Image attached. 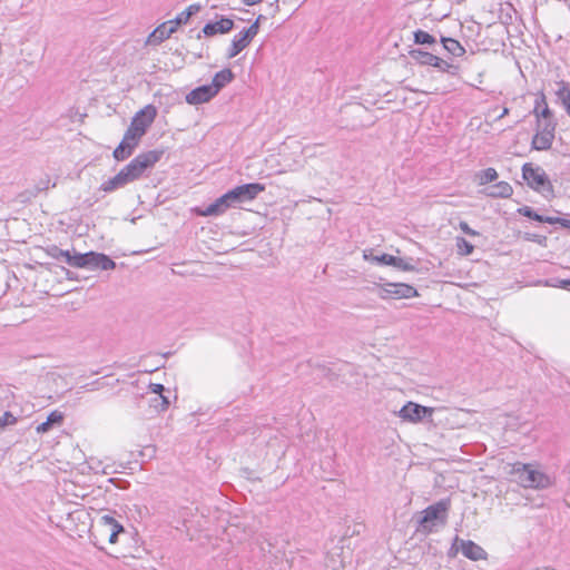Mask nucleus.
Segmentation results:
<instances>
[{"label":"nucleus","instance_id":"1","mask_svg":"<svg viewBox=\"0 0 570 570\" xmlns=\"http://www.w3.org/2000/svg\"><path fill=\"white\" fill-rule=\"evenodd\" d=\"M510 474L513 481L525 489L542 490L552 485V479L535 469L532 464L517 462L512 464Z\"/></svg>","mask_w":570,"mask_h":570},{"label":"nucleus","instance_id":"2","mask_svg":"<svg viewBox=\"0 0 570 570\" xmlns=\"http://www.w3.org/2000/svg\"><path fill=\"white\" fill-rule=\"evenodd\" d=\"M164 155L163 150H148L137 155L120 171L128 184L142 177L146 170L151 169Z\"/></svg>","mask_w":570,"mask_h":570},{"label":"nucleus","instance_id":"3","mask_svg":"<svg viewBox=\"0 0 570 570\" xmlns=\"http://www.w3.org/2000/svg\"><path fill=\"white\" fill-rule=\"evenodd\" d=\"M449 509V500H440L429 505L421 512L422 517L419 520V531L431 533L439 523L445 524Z\"/></svg>","mask_w":570,"mask_h":570},{"label":"nucleus","instance_id":"4","mask_svg":"<svg viewBox=\"0 0 570 570\" xmlns=\"http://www.w3.org/2000/svg\"><path fill=\"white\" fill-rule=\"evenodd\" d=\"M522 176L531 188L540 191L544 196L552 194V185L542 168L533 167L532 164L529 163L524 164L522 167Z\"/></svg>","mask_w":570,"mask_h":570},{"label":"nucleus","instance_id":"5","mask_svg":"<svg viewBox=\"0 0 570 570\" xmlns=\"http://www.w3.org/2000/svg\"><path fill=\"white\" fill-rule=\"evenodd\" d=\"M265 190V185L259 183H250L228 190L226 193L232 207H235L242 203L254 200L261 193Z\"/></svg>","mask_w":570,"mask_h":570},{"label":"nucleus","instance_id":"6","mask_svg":"<svg viewBox=\"0 0 570 570\" xmlns=\"http://www.w3.org/2000/svg\"><path fill=\"white\" fill-rule=\"evenodd\" d=\"M379 297L382 299H402L419 296L416 288L404 283H386L379 287Z\"/></svg>","mask_w":570,"mask_h":570},{"label":"nucleus","instance_id":"7","mask_svg":"<svg viewBox=\"0 0 570 570\" xmlns=\"http://www.w3.org/2000/svg\"><path fill=\"white\" fill-rule=\"evenodd\" d=\"M434 411V407L423 406L414 402H407L402 406L397 415L403 421L419 423L426 417L431 419Z\"/></svg>","mask_w":570,"mask_h":570},{"label":"nucleus","instance_id":"8","mask_svg":"<svg viewBox=\"0 0 570 570\" xmlns=\"http://www.w3.org/2000/svg\"><path fill=\"white\" fill-rule=\"evenodd\" d=\"M453 548L460 550L465 558L473 561L485 559L487 556L482 547L471 540H463L459 537H455Z\"/></svg>","mask_w":570,"mask_h":570},{"label":"nucleus","instance_id":"9","mask_svg":"<svg viewBox=\"0 0 570 570\" xmlns=\"http://www.w3.org/2000/svg\"><path fill=\"white\" fill-rule=\"evenodd\" d=\"M156 116V107L153 105H147L132 117L130 125L135 126L139 131L146 134L149 126L154 122Z\"/></svg>","mask_w":570,"mask_h":570},{"label":"nucleus","instance_id":"10","mask_svg":"<svg viewBox=\"0 0 570 570\" xmlns=\"http://www.w3.org/2000/svg\"><path fill=\"white\" fill-rule=\"evenodd\" d=\"M440 412H445V424L451 429H460L465 426L469 420L470 411L463 409H439Z\"/></svg>","mask_w":570,"mask_h":570},{"label":"nucleus","instance_id":"11","mask_svg":"<svg viewBox=\"0 0 570 570\" xmlns=\"http://www.w3.org/2000/svg\"><path fill=\"white\" fill-rule=\"evenodd\" d=\"M138 145L139 141L135 137L125 132L122 140L114 150L112 156L117 161L126 160L134 154Z\"/></svg>","mask_w":570,"mask_h":570},{"label":"nucleus","instance_id":"12","mask_svg":"<svg viewBox=\"0 0 570 570\" xmlns=\"http://www.w3.org/2000/svg\"><path fill=\"white\" fill-rule=\"evenodd\" d=\"M99 525L101 527V531L108 535L110 543H116L118 534L124 532V527L108 514L100 517Z\"/></svg>","mask_w":570,"mask_h":570},{"label":"nucleus","instance_id":"13","mask_svg":"<svg viewBox=\"0 0 570 570\" xmlns=\"http://www.w3.org/2000/svg\"><path fill=\"white\" fill-rule=\"evenodd\" d=\"M176 30L177 28L170 20L163 22L148 36L146 43L151 46L160 45L164 40L175 33Z\"/></svg>","mask_w":570,"mask_h":570},{"label":"nucleus","instance_id":"14","mask_svg":"<svg viewBox=\"0 0 570 570\" xmlns=\"http://www.w3.org/2000/svg\"><path fill=\"white\" fill-rule=\"evenodd\" d=\"M216 94L209 85L199 86L186 95V102L189 105H200L209 101Z\"/></svg>","mask_w":570,"mask_h":570},{"label":"nucleus","instance_id":"15","mask_svg":"<svg viewBox=\"0 0 570 570\" xmlns=\"http://www.w3.org/2000/svg\"><path fill=\"white\" fill-rule=\"evenodd\" d=\"M230 207H232V205H230L229 199L225 193L224 195L218 197L214 203L209 204L207 207L199 210L198 214L200 216H205V217L219 216V215L224 214Z\"/></svg>","mask_w":570,"mask_h":570},{"label":"nucleus","instance_id":"16","mask_svg":"<svg viewBox=\"0 0 570 570\" xmlns=\"http://www.w3.org/2000/svg\"><path fill=\"white\" fill-rule=\"evenodd\" d=\"M234 27V22L229 18H222L219 21L206 23L203 28V33L206 37H212L217 33H227Z\"/></svg>","mask_w":570,"mask_h":570},{"label":"nucleus","instance_id":"17","mask_svg":"<svg viewBox=\"0 0 570 570\" xmlns=\"http://www.w3.org/2000/svg\"><path fill=\"white\" fill-rule=\"evenodd\" d=\"M63 422V414L59 411H52L45 422L36 428L37 433L43 434L50 431L55 425L59 426Z\"/></svg>","mask_w":570,"mask_h":570},{"label":"nucleus","instance_id":"18","mask_svg":"<svg viewBox=\"0 0 570 570\" xmlns=\"http://www.w3.org/2000/svg\"><path fill=\"white\" fill-rule=\"evenodd\" d=\"M234 77L235 76L233 71L228 68H225L214 76L213 81L209 86L214 89L215 94L217 95L222 88H224L234 79Z\"/></svg>","mask_w":570,"mask_h":570},{"label":"nucleus","instance_id":"19","mask_svg":"<svg viewBox=\"0 0 570 570\" xmlns=\"http://www.w3.org/2000/svg\"><path fill=\"white\" fill-rule=\"evenodd\" d=\"M127 185H128V183L126 181L122 173L119 171L114 177L104 181L100 186V190H102L105 193H112L117 189L124 188Z\"/></svg>","mask_w":570,"mask_h":570},{"label":"nucleus","instance_id":"20","mask_svg":"<svg viewBox=\"0 0 570 570\" xmlns=\"http://www.w3.org/2000/svg\"><path fill=\"white\" fill-rule=\"evenodd\" d=\"M202 9L200 4L194 3L186 8V10L181 11L177 17L171 21V23L178 29L180 24H185L188 22L191 16L199 12Z\"/></svg>","mask_w":570,"mask_h":570},{"label":"nucleus","instance_id":"21","mask_svg":"<svg viewBox=\"0 0 570 570\" xmlns=\"http://www.w3.org/2000/svg\"><path fill=\"white\" fill-rule=\"evenodd\" d=\"M410 56L413 60L424 66H432L438 62V56L421 49L411 50Z\"/></svg>","mask_w":570,"mask_h":570},{"label":"nucleus","instance_id":"22","mask_svg":"<svg viewBox=\"0 0 570 570\" xmlns=\"http://www.w3.org/2000/svg\"><path fill=\"white\" fill-rule=\"evenodd\" d=\"M250 42L239 32L232 40L227 57L234 58L243 51Z\"/></svg>","mask_w":570,"mask_h":570},{"label":"nucleus","instance_id":"23","mask_svg":"<svg viewBox=\"0 0 570 570\" xmlns=\"http://www.w3.org/2000/svg\"><path fill=\"white\" fill-rule=\"evenodd\" d=\"M554 136L535 132L532 138V148L535 150H548L551 148Z\"/></svg>","mask_w":570,"mask_h":570},{"label":"nucleus","instance_id":"24","mask_svg":"<svg viewBox=\"0 0 570 570\" xmlns=\"http://www.w3.org/2000/svg\"><path fill=\"white\" fill-rule=\"evenodd\" d=\"M363 257L365 261L379 264V265H392L395 263V256L390 254H382L380 256L373 255L371 250H364Z\"/></svg>","mask_w":570,"mask_h":570},{"label":"nucleus","instance_id":"25","mask_svg":"<svg viewBox=\"0 0 570 570\" xmlns=\"http://www.w3.org/2000/svg\"><path fill=\"white\" fill-rule=\"evenodd\" d=\"M444 49L454 57H461L465 53V49L461 43L452 38H442Z\"/></svg>","mask_w":570,"mask_h":570},{"label":"nucleus","instance_id":"26","mask_svg":"<svg viewBox=\"0 0 570 570\" xmlns=\"http://www.w3.org/2000/svg\"><path fill=\"white\" fill-rule=\"evenodd\" d=\"M491 189L492 190H491L490 195L492 197L507 198V197H510L513 193L511 185L507 181H500V183L493 185L491 187Z\"/></svg>","mask_w":570,"mask_h":570},{"label":"nucleus","instance_id":"27","mask_svg":"<svg viewBox=\"0 0 570 570\" xmlns=\"http://www.w3.org/2000/svg\"><path fill=\"white\" fill-rule=\"evenodd\" d=\"M534 114L537 115L538 120H540V117L542 118V120H553L552 114L546 102L544 96H542L540 100H537Z\"/></svg>","mask_w":570,"mask_h":570},{"label":"nucleus","instance_id":"28","mask_svg":"<svg viewBox=\"0 0 570 570\" xmlns=\"http://www.w3.org/2000/svg\"><path fill=\"white\" fill-rule=\"evenodd\" d=\"M557 86L558 89L556 90V95L564 107L566 105L570 104V88L564 81L557 82Z\"/></svg>","mask_w":570,"mask_h":570},{"label":"nucleus","instance_id":"29","mask_svg":"<svg viewBox=\"0 0 570 570\" xmlns=\"http://www.w3.org/2000/svg\"><path fill=\"white\" fill-rule=\"evenodd\" d=\"M56 184L55 183H51V178L49 175H45L43 177H41L39 179V181L35 185V188L33 190L31 191V194L33 196H36L38 193L40 191H46L48 190L50 187H55Z\"/></svg>","mask_w":570,"mask_h":570},{"label":"nucleus","instance_id":"30","mask_svg":"<svg viewBox=\"0 0 570 570\" xmlns=\"http://www.w3.org/2000/svg\"><path fill=\"white\" fill-rule=\"evenodd\" d=\"M556 122L554 120H538L537 132L544 134L547 136H554Z\"/></svg>","mask_w":570,"mask_h":570},{"label":"nucleus","instance_id":"31","mask_svg":"<svg viewBox=\"0 0 570 570\" xmlns=\"http://www.w3.org/2000/svg\"><path fill=\"white\" fill-rule=\"evenodd\" d=\"M456 248L458 253L462 256L471 255L474 250V246L464 237H456Z\"/></svg>","mask_w":570,"mask_h":570},{"label":"nucleus","instance_id":"32","mask_svg":"<svg viewBox=\"0 0 570 570\" xmlns=\"http://www.w3.org/2000/svg\"><path fill=\"white\" fill-rule=\"evenodd\" d=\"M86 259H87L86 253L85 254H73V255L70 253L67 264L72 267H77V268H86V266H87Z\"/></svg>","mask_w":570,"mask_h":570},{"label":"nucleus","instance_id":"33","mask_svg":"<svg viewBox=\"0 0 570 570\" xmlns=\"http://www.w3.org/2000/svg\"><path fill=\"white\" fill-rule=\"evenodd\" d=\"M480 185H485L488 183L494 181L498 178V173L494 168H487L479 173Z\"/></svg>","mask_w":570,"mask_h":570},{"label":"nucleus","instance_id":"34","mask_svg":"<svg viewBox=\"0 0 570 570\" xmlns=\"http://www.w3.org/2000/svg\"><path fill=\"white\" fill-rule=\"evenodd\" d=\"M414 41L419 45H432L435 43V38L423 30H417L414 32Z\"/></svg>","mask_w":570,"mask_h":570},{"label":"nucleus","instance_id":"35","mask_svg":"<svg viewBox=\"0 0 570 570\" xmlns=\"http://www.w3.org/2000/svg\"><path fill=\"white\" fill-rule=\"evenodd\" d=\"M47 254L55 259H63L67 263L70 252L53 245L47 248Z\"/></svg>","mask_w":570,"mask_h":570},{"label":"nucleus","instance_id":"36","mask_svg":"<svg viewBox=\"0 0 570 570\" xmlns=\"http://www.w3.org/2000/svg\"><path fill=\"white\" fill-rule=\"evenodd\" d=\"M116 267V263L107 255L99 253L98 256V269L109 271Z\"/></svg>","mask_w":570,"mask_h":570},{"label":"nucleus","instance_id":"37","mask_svg":"<svg viewBox=\"0 0 570 570\" xmlns=\"http://www.w3.org/2000/svg\"><path fill=\"white\" fill-rule=\"evenodd\" d=\"M169 400L167 396H155L151 400V405L159 412L166 411L169 406Z\"/></svg>","mask_w":570,"mask_h":570},{"label":"nucleus","instance_id":"38","mask_svg":"<svg viewBox=\"0 0 570 570\" xmlns=\"http://www.w3.org/2000/svg\"><path fill=\"white\" fill-rule=\"evenodd\" d=\"M262 16H259L257 18V20L250 24L247 29H244L243 31H240V33L250 42L253 40V38L257 35L258 32V22L261 20Z\"/></svg>","mask_w":570,"mask_h":570},{"label":"nucleus","instance_id":"39","mask_svg":"<svg viewBox=\"0 0 570 570\" xmlns=\"http://www.w3.org/2000/svg\"><path fill=\"white\" fill-rule=\"evenodd\" d=\"M519 213L528 218H531L535 222H540L542 223L543 222V215H539L537 214L531 207L529 206H524L522 208L519 209Z\"/></svg>","mask_w":570,"mask_h":570},{"label":"nucleus","instance_id":"40","mask_svg":"<svg viewBox=\"0 0 570 570\" xmlns=\"http://www.w3.org/2000/svg\"><path fill=\"white\" fill-rule=\"evenodd\" d=\"M17 422V417L9 411L4 412L0 415V430L8 426L13 425Z\"/></svg>","mask_w":570,"mask_h":570},{"label":"nucleus","instance_id":"41","mask_svg":"<svg viewBox=\"0 0 570 570\" xmlns=\"http://www.w3.org/2000/svg\"><path fill=\"white\" fill-rule=\"evenodd\" d=\"M86 256H87V266L86 268H91V269H98V256H99V253H95V252H88L86 253Z\"/></svg>","mask_w":570,"mask_h":570},{"label":"nucleus","instance_id":"42","mask_svg":"<svg viewBox=\"0 0 570 570\" xmlns=\"http://www.w3.org/2000/svg\"><path fill=\"white\" fill-rule=\"evenodd\" d=\"M392 266H394L401 271H414L415 269L414 265H412L411 263H409L407 261H405L401 257H395V263H393Z\"/></svg>","mask_w":570,"mask_h":570},{"label":"nucleus","instance_id":"43","mask_svg":"<svg viewBox=\"0 0 570 570\" xmlns=\"http://www.w3.org/2000/svg\"><path fill=\"white\" fill-rule=\"evenodd\" d=\"M459 228L469 236H478L479 233L472 229L466 222H460Z\"/></svg>","mask_w":570,"mask_h":570},{"label":"nucleus","instance_id":"44","mask_svg":"<svg viewBox=\"0 0 570 570\" xmlns=\"http://www.w3.org/2000/svg\"><path fill=\"white\" fill-rule=\"evenodd\" d=\"M148 387L151 393L156 394V396H161L165 391V386L160 383H150Z\"/></svg>","mask_w":570,"mask_h":570},{"label":"nucleus","instance_id":"45","mask_svg":"<svg viewBox=\"0 0 570 570\" xmlns=\"http://www.w3.org/2000/svg\"><path fill=\"white\" fill-rule=\"evenodd\" d=\"M432 66L439 68L442 71H448V72H450L451 68H453V66L451 63H449L448 61H445L439 57H438V62L433 63Z\"/></svg>","mask_w":570,"mask_h":570},{"label":"nucleus","instance_id":"46","mask_svg":"<svg viewBox=\"0 0 570 570\" xmlns=\"http://www.w3.org/2000/svg\"><path fill=\"white\" fill-rule=\"evenodd\" d=\"M127 134L135 137L138 141L142 138L145 132L139 131L135 126L129 125L128 129L126 130Z\"/></svg>","mask_w":570,"mask_h":570},{"label":"nucleus","instance_id":"47","mask_svg":"<svg viewBox=\"0 0 570 570\" xmlns=\"http://www.w3.org/2000/svg\"><path fill=\"white\" fill-rule=\"evenodd\" d=\"M269 9H271L269 10V14L271 16H275L278 12V10H279L278 0H275V2H271Z\"/></svg>","mask_w":570,"mask_h":570},{"label":"nucleus","instance_id":"48","mask_svg":"<svg viewBox=\"0 0 570 570\" xmlns=\"http://www.w3.org/2000/svg\"><path fill=\"white\" fill-rule=\"evenodd\" d=\"M560 220H561V218H560V217H549V216H543V222H542V223H548V224H560Z\"/></svg>","mask_w":570,"mask_h":570},{"label":"nucleus","instance_id":"49","mask_svg":"<svg viewBox=\"0 0 570 570\" xmlns=\"http://www.w3.org/2000/svg\"><path fill=\"white\" fill-rule=\"evenodd\" d=\"M85 387H87L90 391L100 389L99 381L92 382L90 384H87Z\"/></svg>","mask_w":570,"mask_h":570},{"label":"nucleus","instance_id":"50","mask_svg":"<svg viewBox=\"0 0 570 570\" xmlns=\"http://www.w3.org/2000/svg\"><path fill=\"white\" fill-rule=\"evenodd\" d=\"M560 286L570 291V279L560 281Z\"/></svg>","mask_w":570,"mask_h":570},{"label":"nucleus","instance_id":"51","mask_svg":"<svg viewBox=\"0 0 570 570\" xmlns=\"http://www.w3.org/2000/svg\"><path fill=\"white\" fill-rule=\"evenodd\" d=\"M560 225L564 228H568L570 229V220L569 219H566V218H561L560 220Z\"/></svg>","mask_w":570,"mask_h":570},{"label":"nucleus","instance_id":"52","mask_svg":"<svg viewBox=\"0 0 570 570\" xmlns=\"http://www.w3.org/2000/svg\"><path fill=\"white\" fill-rule=\"evenodd\" d=\"M262 0H243V2L247 6H254L258 2H261Z\"/></svg>","mask_w":570,"mask_h":570},{"label":"nucleus","instance_id":"53","mask_svg":"<svg viewBox=\"0 0 570 570\" xmlns=\"http://www.w3.org/2000/svg\"><path fill=\"white\" fill-rule=\"evenodd\" d=\"M509 114V108H503L502 112L498 116V119L505 117Z\"/></svg>","mask_w":570,"mask_h":570},{"label":"nucleus","instance_id":"54","mask_svg":"<svg viewBox=\"0 0 570 570\" xmlns=\"http://www.w3.org/2000/svg\"><path fill=\"white\" fill-rule=\"evenodd\" d=\"M527 239H528V240H535V239H537V236H535V235H528V236H527Z\"/></svg>","mask_w":570,"mask_h":570},{"label":"nucleus","instance_id":"55","mask_svg":"<svg viewBox=\"0 0 570 570\" xmlns=\"http://www.w3.org/2000/svg\"><path fill=\"white\" fill-rule=\"evenodd\" d=\"M564 108L567 110V114L570 116V104L566 105Z\"/></svg>","mask_w":570,"mask_h":570},{"label":"nucleus","instance_id":"56","mask_svg":"<svg viewBox=\"0 0 570 570\" xmlns=\"http://www.w3.org/2000/svg\"><path fill=\"white\" fill-rule=\"evenodd\" d=\"M411 91H414V92H419L417 89H412V88H409Z\"/></svg>","mask_w":570,"mask_h":570}]
</instances>
